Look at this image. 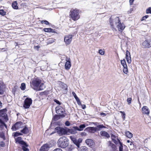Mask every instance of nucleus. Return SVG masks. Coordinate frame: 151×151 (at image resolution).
<instances>
[{"label":"nucleus","instance_id":"f257e3e1","mask_svg":"<svg viewBox=\"0 0 151 151\" xmlns=\"http://www.w3.org/2000/svg\"><path fill=\"white\" fill-rule=\"evenodd\" d=\"M109 22L111 27L113 30L116 31V27L119 31L122 32L125 27L124 24L121 22L119 17L111 16L109 19Z\"/></svg>","mask_w":151,"mask_h":151},{"label":"nucleus","instance_id":"f03ea898","mask_svg":"<svg viewBox=\"0 0 151 151\" xmlns=\"http://www.w3.org/2000/svg\"><path fill=\"white\" fill-rule=\"evenodd\" d=\"M32 84L34 86L37 87V90L39 91L43 90L45 87L43 82L38 78H36L33 80Z\"/></svg>","mask_w":151,"mask_h":151},{"label":"nucleus","instance_id":"7ed1b4c3","mask_svg":"<svg viewBox=\"0 0 151 151\" xmlns=\"http://www.w3.org/2000/svg\"><path fill=\"white\" fill-rule=\"evenodd\" d=\"M68 140L65 137L63 136L61 137L58 142V145L62 148H65L68 145Z\"/></svg>","mask_w":151,"mask_h":151},{"label":"nucleus","instance_id":"20e7f679","mask_svg":"<svg viewBox=\"0 0 151 151\" xmlns=\"http://www.w3.org/2000/svg\"><path fill=\"white\" fill-rule=\"evenodd\" d=\"M69 16L70 18L74 21L78 20L80 18L79 10L76 9H71L70 12Z\"/></svg>","mask_w":151,"mask_h":151},{"label":"nucleus","instance_id":"39448f33","mask_svg":"<svg viewBox=\"0 0 151 151\" xmlns=\"http://www.w3.org/2000/svg\"><path fill=\"white\" fill-rule=\"evenodd\" d=\"M56 113L60 115L61 118L65 117L66 115L64 108L60 106H57L55 108Z\"/></svg>","mask_w":151,"mask_h":151},{"label":"nucleus","instance_id":"423d86ee","mask_svg":"<svg viewBox=\"0 0 151 151\" xmlns=\"http://www.w3.org/2000/svg\"><path fill=\"white\" fill-rule=\"evenodd\" d=\"M55 130L60 135L66 134L68 133L67 128L65 129L60 127H57L55 128Z\"/></svg>","mask_w":151,"mask_h":151},{"label":"nucleus","instance_id":"0eeeda50","mask_svg":"<svg viewBox=\"0 0 151 151\" xmlns=\"http://www.w3.org/2000/svg\"><path fill=\"white\" fill-rule=\"evenodd\" d=\"M32 100L31 99L27 98L24 101L23 107L25 109H28L30 107L32 103Z\"/></svg>","mask_w":151,"mask_h":151},{"label":"nucleus","instance_id":"6e6552de","mask_svg":"<svg viewBox=\"0 0 151 151\" xmlns=\"http://www.w3.org/2000/svg\"><path fill=\"white\" fill-rule=\"evenodd\" d=\"M73 38L72 35H68L65 37L64 41L66 45H69L72 41Z\"/></svg>","mask_w":151,"mask_h":151},{"label":"nucleus","instance_id":"1a4fd4ad","mask_svg":"<svg viewBox=\"0 0 151 151\" xmlns=\"http://www.w3.org/2000/svg\"><path fill=\"white\" fill-rule=\"evenodd\" d=\"M22 123L21 122H17L14 125L12 126V130L14 131L19 129L22 127Z\"/></svg>","mask_w":151,"mask_h":151},{"label":"nucleus","instance_id":"9d476101","mask_svg":"<svg viewBox=\"0 0 151 151\" xmlns=\"http://www.w3.org/2000/svg\"><path fill=\"white\" fill-rule=\"evenodd\" d=\"M121 64L124 68L123 69V72L124 73L127 74L128 72V70L126 61L124 59H123V60H121Z\"/></svg>","mask_w":151,"mask_h":151},{"label":"nucleus","instance_id":"9b49d317","mask_svg":"<svg viewBox=\"0 0 151 151\" xmlns=\"http://www.w3.org/2000/svg\"><path fill=\"white\" fill-rule=\"evenodd\" d=\"M151 41L149 40H145L142 43L143 47L145 48H149L151 47Z\"/></svg>","mask_w":151,"mask_h":151},{"label":"nucleus","instance_id":"f8f14e48","mask_svg":"<svg viewBox=\"0 0 151 151\" xmlns=\"http://www.w3.org/2000/svg\"><path fill=\"white\" fill-rule=\"evenodd\" d=\"M66 62L65 65V69L68 70L70 69L71 66V63L70 58L67 57L66 58Z\"/></svg>","mask_w":151,"mask_h":151},{"label":"nucleus","instance_id":"ddd939ff","mask_svg":"<svg viewBox=\"0 0 151 151\" xmlns=\"http://www.w3.org/2000/svg\"><path fill=\"white\" fill-rule=\"evenodd\" d=\"M0 117L3 118L6 122L8 120L7 115L4 110H0Z\"/></svg>","mask_w":151,"mask_h":151},{"label":"nucleus","instance_id":"4468645a","mask_svg":"<svg viewBox=\"0 0 151 151\" xmlns=\"http://www.w3.org/2000/svg\"><path fill=\"white\" fill-rule=\"evenodd\" d=\"M68 132L71 134H75L77 133L78 131V127L77 126L73 127L72 129H68Z\"/></svg>","mask_w":151,"mask_h":151},{"label":"nucleus","instance_id":"2eb2a0df","mask_svg":"<svg viewBox=\"0 0 151 151\" xmlns=\"http://www.w3.org/2000/svg\"><path fill=\"white\" fill-rule=\"evenodd\" d=\"M105 126H104L103 125L98 124L97 125L96 127V128L93 127H91V129L96 131V130H100L102 128H105Z\"/></svg>","mask_w":151,"mask_h":151},{"label":"nucleus","instance_id":"dca6fc26","mask_svg":"<svg viewBox=\"0 0 151 151\" xmlns=\"http://www.w3.org/2000/svg\"><path fill=\"white\" fill-rule=\"evenodd\" d=\"M126 58L127 63H130L131 62V59L130 57V53L127 50L126 51Z\"/></svg>","mask_w":151,"mask_h":151},{"label":"nucleus","instance_id":"f3484780","mask_svg":"<svg viewBox=\"0 0 151 151\" xmlns=\"http://www.w3.org/2000/svg\"><path fill=\"white\" fill-rule=\"evenodd\" d=\"M142 113L143 114H146L147 115H149V114L150 111L147 107L146 106H144L142 107Z\"/></svg>","mask_w":151,"mask_h":151},{"label":"nucleus","instance_id":"a211bd4d","mask_svg":"<svg viewBox=\"0 0 151 151\" xmlns=\"http://www.w3.org/2000/svg\"><path fill=\"white\" fill-rule=\"evenodd\" d=\"M59 85L61 88H62L63 90L65 91V92H66L68 89V86L65 84L61 82H60Z\"/></svg>","mask_w":151,"mask_h":151},{"label":"nucleus","instance_id":"6ab92c4d","mask_svg":"<svg viewBox=\"0 0 151 151\" xmlns=\"http://www.w3.org/2000/svg\"><path fill=\"white\" fill-rule=\"evenodd\" d=\"M49 148L48 145L47 144H45L41 147L40 149V151H47L48 150Z\"/></svg>","mask_w":151,"mask_h":151},{"label":"nucleus","instance_id":"aec40b11","mask_svg":"<svg viewBox=\"0 0 151 151\" xmlns=\"http://www.w3.org/2000/svg\"><path fill=\"white\" fill-rule=\"evenodd\" d=\"M16 142L19 143L21 145L25 143V142L22 140V138L21 137H18L15 139Z\"/></svg>","mask_w":151,"mask_h":151},{"label":"nucleus","instance_id":"412c9836","mask_svg":"<svg viewBox=\"0 0 151 151\" xmlns=\"http://www.w3.org/2000/svg\"><path fill=\"white\" fill-rule=\"evenodd\" d=\"M86 143L89 147L92 146L94 144L93 140L91 139H87L85 141Z\"/></svg>","mask_w":151,"mask_h":151},{"label":"nucleus","instance_id":"4be33fe9","mask_svg":"<svg viewBox=\"0 0 151 151\" xmlns=\"http://www.w3.org/2000/svg\"><path fill=\"white\" fill-rule=\"evenodd\" d=\"M100 133L101 136H104L106 138H109L110 137L108 133L106 132L101 131L100 132Z\"/></svg>","mask_w":151,"mask_h":151},{"label":"nucleus","instance_id":"5701e85b","mask_svg":"<svg viewBox=\"0 0 151 151\" xmlns=\"http://www.w3.org/2000/svg\"><path fill=\"white\" fill-rule=\"evenodd\" d=\"M66 147V150L67 151H72L75 148L74 146L71 145H68Z\"/></svg>","mask_w":151,"mask_h":151},{"label":"nucleus","instance_id":"b1692460","mask_svg":"<svg viewBox=\"0 0 151 151\" xmlns=\"http://www.w3.org/2000/svg\"><path fill=\"white\" fill-rule=\"evenodd\" d=\"M111 138L112 139V140L116 144H117L118 141V139L117 140H115V139L116 138V137L114 134H112L111 135ZM117 139H118L117 138Z\"/></svg>","mask_w":151,"mask_h":151},{"label":"nucleus","instance_id":"393cba45","mask_svg":"<svg viewBox=\"0 0 151 151\" xmlns=\"http://www.w3.org/2000/svg\"><path fill=\"white\" fill-rule=\"evenodd\" d=\"M22 148L24 151H28L29 149L27 148L28 147V145L25 142V143L23 144H22Z\"/></svg>","mask_w":151,"mask_h":151},{"label":"nucleus","instance_id":"a878e982","mask_svg":"<svg viewBox=\"0 0 151 151\" xmlns=\"http://www.w3.org/2000/svg\"><path fill=\"white\" fill-rule=\"evenodd\" d=\"M21 132L24 134H26L28 133L29 130L28 128L25 127L22 130H21Z\"/></svg>","mask_w":151,"mask_h":151},{"label":"nucleus","instance_id":"bb28decb","mask_svg":"<svg viewBox=\"0 0 151 151\" xmlns=\"http://www.w3.org/2000/svg\"><path fill=\"white\" fill-rule=\"evenodd\" d=\"M17 5V1H15L12 3V6L14 9H18Z\"/></svg>","mask_w":151,"mask_h":151},{"label":"nucleus","instance_id":"cd10ccee","mask_svg":"<svg viewBox=\"0 0 151 151\" xmlns=\"http://www.w3.org/2000/svg\"><path fill=\"white\" fill-rule=\"evenodd\" d=\"M43 30L46 32H54L53 29L50 28H44Z\"/></svg>","mask_w":151,"mask_h":151},{"label":"nucleus","instance_id":"c85d7f7f","mask_svg":"<svg viewBox=\"0 0 151 151\" xmlns=\"http://www.w3.org/2000/svg\"><path fill=\"white\" fill-rule=\"evenodd\" d=\"M86 127V125L84 124L81 125L79 127V128L78 127V131H82L83 129Z\"/></svg>","mask_w":151,"mask_h":151},{"label":"nucleus","instance_id":"c756f323","mask_svg":"<svg viewBox=\"0 0 151 151\" xmlns=\"http://www.w3.org/2000/svg\"><path fill=\"white\" fill-rule=\"evenodd\" d=\"M126 136L128 138H130L132 137V134L129 131H127L125 133Z\"/></svg>","mask_w":151,"mask_h":151},{"label":"nucleus","instance_id":"7c9ffc66","mask_svg":"<svg viewBox=\"0 0 151 151\" xmlns=\"http://www.w3.org/2000/svg\"><path fill=\"white\" fill-rule=\"evenodd\" d=\"M118 139V141L119 144L120 146H119V151H123V146L122 144L120 142V141L119 139Z\"/></svg>","mask_w":151,"mask_h":151},{"label":"nucleus","instance_id":"2f4dec72","mask_svg":"<svg viewBox=\"0 0 151 151\" xmlns=\"http://www.w3.org/2000/svg\"><path fill=\"white\" fill-rule=\"evenodd\" d=\"M61 117L60 115H56L54 116L53 119L54 121H56L59 119Z\"/></svg>","mask_w":151,"mask_h":151},{"label":"nucleus","instance_id":"473e14b6","mask_svg":"<svg viewBox=\"0 0 151 151\" xmlns=\"http://www.w3.org/2000/svg\"><path fill=\"white\" fill-rule=\"evenodd\" d=\"M6 12L3 9L0 10V14L2 16H4L6 15Z\"/></svg>","mask_w":151,"mask_h":151},{"label":"nucleus","instance_id":"72a5a7b5","mask_svg":"<svg viewBox=\"0 0 151 151\" xmlns=\"http://www.w3.org/2000/svg\"><path fill=\"white\" fill-rule=\"evenodd\" d=\"M20 88L22 90H25V84L24 83H23L21 84Z\"/></svg>","mask_w":151,"mask_h":151},{"label":"nucleus","instance_id":"f704fd0d","mask_svg":"<svg viewBox=\"0 0 151 151\" xmlns=\"http://www.w3.org/2000/svg\"><path fill=\"white\" fill-rule=\"evenodd\" d=\"M99 52L102 55H103L104 54V50L100 49L99 50Z\"/></svg>","mask_w":151,"mask_h":151},{"label":"nucleus","instance_id":"c9c22d12","mask_svg":"<svg viewBox=\"0 0 151 151\" xmlns=\"http://www.w3.org/2000/svg\"><path fill=\"white\" fill-rule=\"evenodd\" d=\"M146 13L147 14H151V7H150L147 9L146 10Z\"/></svg>","mask_w":151,"mask_h":151},{"label":"nucleus","instance_id":"e433bc0d","mask_svg":"<svg viewBox=\"0 0 151 151\" xmlns=\"http://www.w3.org/2000/svg\"><path fill=\"white\" fill-rule=\"evenodd\" d=\"M73 143L77 146L78 148H79V147L80 144H78V141L77 139Z\"/></svg>","mask_w":151,"mask_h":151},{"label":"nucleus","instance_id":"4c0bfd02","mask_svg":"<svg viewBox=\"0 0 151 151\" xmlns=\"http://www.w3.org/2000/svg\"><path fill=\"white\" fill-rule=\"evenodd\" d=\"M42 23H44L45 24L47 25L49 24V22L46 20H43L41 21Z\"/></svg>","mask_w":151,"mask_h":151},{"label":"nucleus","instance_id":"58836bf2","mask_svg":"<svg viewBox=\"0 0 151 151\" xmlns=\"http://www.w3.org/2000/svg\"><path fill=\"white\" fill-rule=\"evenodd\" d=\"M70 138L71 140L73 141V143L74 142L76 141V140H77V139L75 138L72 136H70Z\"/></svg>","mask_w":151,"mask_h":151},{"label":"nucleus","instance_id":"ea45409f","mask_svg":"<svg viewBox=\"0 0 151 151\" xmlns=\"http://www.w3.org/2000/svg\"><path fill=\"white\" fill-rule=\"evenodd\" d=\"M21 135H22V134L20 133L16 132L14 134V136L16 137L18 136Z\"/></svg>","mask_w":151,"mask_h":151},{"label":"nucleus","instance_id":"a19ab883","mask_svg":"<svg viewBox=\"0 0 151 151\" xmlns=\"http://www.w3.org/2000/svg\"><path fill=\"white\" fill-rule=\"evenodd\" d=\"M0 123L2 124L6 128V125L3 122V121L1 119H0Z\"/></svg>","mask_w":151,"mask_h":151},{"label":"nucleus","instance_id":"79ce46f5","mask_svg":"<svg viewBox=\"0 0 151 151\" xmlns=\"http://www.w3.org/2000/svg\"><path fill=\"white\" fill-rule=\"evenodd\" d=\"M149 17L148 15H146L144 16L142 18L141 20L142 21L144 20H145L147 18Z\"/></svg>","mask_w":151,"mask_h":151},{"label":"nucleus","instance_id":"37998d69","mask_svg":"<svg viewBox=\"0 0 151 151\" xmlns=\"http://www.w3.org/2000/svg\"><path fill=\"white\" fill-rule=\"evenodd\" d=\"M132 99L131 98H129L127 99V102L128 104H129L131 103Z\"/></svg>","mask_w":151,"mask_h":151},{"label":"nucleus","instance_id":"c03bdc74","mask_svg":"<svg viewBox=\"0 0 151 151\" xmlns=\"http://www.w3.org/2000/svg\"><path fill=\"white\" fill-rule=\"evenodd\" d=\"M3 92V88L2 87L0 86V94H2Z\"/></svg>","mask_w":151,"mask_h":151},{"label":"nucleus","instance_id":"a18cd8bd","mask_svg":"<svg viewBox=\"0 0 151 151\" xmlns=\"http://www.w3.org/2000/svg\"><path fill=\"white\" fill-rule=\"evenodd\" d=\"M5 143L2 142H0V146L1 147H4L5 146Z\"/></svg>","mask_w":151,"mask_h":151},{"label":"nucleus","instance_id":"49530a36","mask_svg":"<svg viewBox=\"0 0 151 151\" xmlns=\"http://www.w3.org/2000/svg\"><path fill=\"white\" fill-rule=\"evenodd\" d=\"M54 101L57 104L59 105H60L61 104L59 102V101L56 99L54 100Z\"/></svg>","mask_w":151,"mask_h":151},{"label":"nucleus","instance_id":"de8ad7c7","mask_svg":"<svg viewBox=\"0 0 151 151\" xmlns=\"http://www.w3.org/2000/svg\"><path fill=\"white\" fill-rule=\"evenodd\" d=\"M72 94L73 95V96H74V97L75 99L76 98H77L78 97L77 96H76V93L74 92H72Z\"/></svg>","mask_w":151,"mask_h":151},{"label":"nucleus","instance_id":"09e8293b","mask_svg":"<svg viewBox=\"0 0 151 151\" xmlns=\"http://www.w3.org/2000/svg\"><path fill=\"white\" fill-rule=\"evenodd\" d=\"M49 42L50 43H52L53 42H54V40L53 39H49Z\"/></svg>","mask_w":151,"mask_h":151},{"label":"nucleus","instance_id":"8fccbe9b","mask_svg":"<svg viewBox=\"0 0 151 151\" xmlns=\"http://www.w3.org/2000/svg\"><path fill=\"white\" fill-rule=\"evenodd\" d=\"M70 123L68 121H66L65 122V125L67 126H70Z\"/></svg>","mask_w":151,"mask_h":151},{"label":"nucleus","instance_id":"3c124183","mask_svg":"<svg viewBox=\"0 0 151 151\" xmlns=\"http://www.w3.org/2000/svg\"><path fill=\"white\" fill-rule=\"evenodd\" d=\"M53 151H63L60 148H57L55 149Z\"/></svg>","mask_w":151,"mask_h":151},{"label":"nucleus","instance_id":"603ef678","mask_svg":"<svg viewBox=\"0 0 151 151\" xmlns=\"http://www.w3.org/2000/svg\"><path fill=\"white\" fill-rule=\"evenodd\" d=\"M134 1V0H129V2L130 5H132V3Z\"/></svg>","mask_w":151,"mask_h":151},{"label":"nucleus","instance_id":"864d4df0","mask_svg":"<svg viewBox=\"0 0 151 151\" xmlns=\"http://www.w3.org/2000/svg\"><path fill=\"white\" fill-rule=\"evenodd\" d=\"M81 105L82 106V108L83 109H84L86 108V105L85 104H81Z\"/></svg>","mask_w":151,"mask_h":151},{"label":"nucleus","instance_id":"5fc2aeb1","mask_svg":"<svg viewBox=\"0 0 151 151\" xmlns=\"http://www.w3.org/2000/svg\"><path fill=\"white\" fill-rule=\"evenodd\" d=\"M100 115L103 116H106V114L104 113H100Z\"/></svg>","mask_w":151,"mask_h":151},{"label":"nucleus","instance_id":"6e6d98bb","mask_svg":"<svg viewBox=\"0 0 151 151\" xmlns=\"http://www.w3.org/2000/svg\"><path fill=\"white\" fill-rule=\"evenodd\" d=\"M77 141H78V144H80V143L82 141V139H81L80 138V139H78V140H77Z\"/></svg>","mask_w":151,"mask_h":151},{"label":"nucleus","instance_id":"4d7b16f0","mask_svg":"<svg viewBox=\"0 0 151 151\" xmlns=\"http://www.w3.org/2000/svg\"><path fill=\"white\" fill-rule=\"evenodd\" d=\"M86 134V133L85 132H82L81 133V135L82 136L85 135Z\"/></svg>","mask_w":151,"mask_h":151},{"label":"nucleus","instance_id":"13d9d810","mask_svg":"<svg viewBox=\"0 0 151 151\" xmlns=\"http://www.w3.org/2000/svg\"><path fill=\"white\" fill-rule=\"evenodd\" d=\"M22 6H26V4L25 3H23L21 4V5Z\"/></svg>","mask_w":151,"mask_h":151},{"label":"nucleus","instance_id":"bf43d9fd","mask_svg":"<svg viewBox=\"0 0 151 151\" xmlns=\"http://www.w3.org/2000/svg\"><path fill=\"white\" fill-rule=\"evenodd\" d=\"M77 103L78 104V105H81V101H80H80H78V102H77Z\"/></svg>","mask_w":151,"mask_h":151},{"label":"nucleus","instance_id":"052dcab7","mask_svg":"<svg viewBox=\"0 0 151 151\" xmlns=\"http://www.w3.org/2000/svg\"><path fill=\"white\" fill-rule=\"evenodd\" d=\"M75 99H76L77 102L80 100L78 97L76 98Z\"/></svg>","mask_w":151,"mask_h":151},{"label":"nucleus","instance_id":"680f3d73","mask_svg":"<svg viewBox=\"0 0 151 151\" xmlns=\"http://www.w3.org/2000/svg\"><path fill=\"white\" fill-rule=\"evenodd\" d=\"M6 50V49L4 48H2L1 50V51L2 52H4V51Z\"/></svg>","mask_w":151,"mask_h":151},{"label":"nucleus","instance_id":"e2e57ef3","mask_svg":"<svg viewBox=\"0 0 151 151\" xmlns=\"http://www.w3.org/2000/svg\"><path fill=\"white\" fill-rule=\"evenodd\" d=\"M109 144L111 145L112 146H114V144L112 143L111 142L109 141Z\"/></svg>","mask_w":151,"mask_h":151},{"label":"nucleus","instance_id":"0e129e2a","mask_svg":"<svg viewBox=\"0 0 151 151\" xmlns=\"http://www.w3.org/2000/svg\"><path fill=\"white\" fill-rule=\"evenodd\" d=\"M1 104H2V103H1V101H0V106H1Z\"/></svg>","mask_w":151,"mask_h":151},{"label":"nucleus","instance_id":"69168bd1","mask_svg":"<svg viewBox=\"0 0 151 151\" xmlns=\"http://www.w3.org/2000/svg\"><path fill=\"white\" fill-rule=\"evenodd\" d=\"M83 148H84V149H85H85H86V147H83Z\"/></svg>","mask_w":151,"mask_h":151},{"label":"nucleus","instance_id":"338daca9","mask_svg":"<svg viewBox=\"0 0 151 151\" xmlns=\"http://www.w3.org/2000/svg\"><path fill=\"white\" fill-rule=\"evenodd\" d=\"M123 115H124V118H125L124 115H125V114H124H124H123Z\"/></svg>","mask_w":151,"mask_h":151},{"label":"nucleus","instance_id":"774afa93","mask_svg":"<svg viewBox=\"0 0 151 151\" xmlns=\"http://www.w3.org/2000/svg\"><path fill=\"white\" fill-rule=\"evenodd\" d=\"M127 142H129V140H128V141H127Z\"/></svg>","mask_w":151,"mask_h":151}]
</instances>
